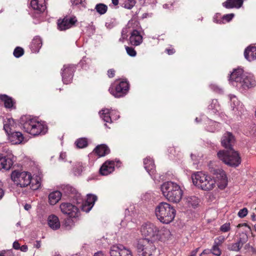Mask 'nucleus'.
Returning a JSON list of instances; mask_svg holds the SVG:
<instances>
[{"mask_svg":"<svg viewBox=\"0 0 256 256\" xmlns=\"http://www.w3.org/2000/svg\"><path fill=\"white\" fill-rule=\"evenodd\" d=\"M206 124L208 125L206 128V130L208 132H214L220 127V124L208 118H206Z\"/></svg>","mask_w":256,"mask_h":256,"instance_id":"nucleus-36","label":"nucleus"},{"mask_svg":"<svg viewBox=\"0 0 256 256\" xmlns=\"http://www.w3.org/2000/svg\"><path fill=\"white\" fill-rule=\"evenodd\" d=\"M140 232L143 236L155 240L158 234V227L152 222H146L142 225Z\"/></svg>","mask_w":256,"mask_h":256,"instance_id":"nucleus-10","label":"nucleus"},{"mask_svg":"<svg viewBox=\"0 0 256 256\" xmlns=\"http://www.w3.org/2000/svg\"><path fill=\"white\" fill-rule=\"evenodd\" d=\"M8 252V250H2L0 252V256H7Z\"/></svg>","mask_w":256,"mask_h":256,"instance_id":"nucleus-57","label":"nucleus"},{"mask_svg":"<svg viewBox=\"0 0 256 256\" xmlns=\"http://www.w3.org/2000/svg\"><path fill=\"white\" fill-rule=\"evenodd\" d=\"M164 196L170 202L177 203L182 199L183 192L180 186L172 182H164L160 187Z\"/></svg>","mask_w":256,"mask_h":256,"instance_id":"nucleus-4","label":"nucleus"},{"mask_svg":"<svg viewBox=\"0 0 256 256\" xmlns=\"http://www.w3.org/2000/svg\"><path fill=\"white\" fill-rule=\"evenodd\" d=\"M244 56L248 61H252L256 59V46H249L244 50Z\"/></svg>","mask_w":256,"mask_h":256,"instance_id":"nucleus-28","label":"nucleus"},{"mask_svg":"<svg viewBox=\"0 0 256 256\" xmlns=\"http://www.w3.org/2000/svg\"><path fill=\"white\" fill-rule=\"evenodd\" d=\"M166 52L168 54H172L174 53L175 50L174 49H166Z\"/></svg>","mask_w":256,"mask_h":256,"instance_id":"nucleus-58","label":"nucleus"},{"mask_svg":"<svg viewBox=\"0 0 256 256\" xmlns=\"http://www.w3.org/2000/svg\"><path fill=\"white\" fill-rule=\"evenodd\" d=\"M136 1L135 0H127L124 4V7L130 10L136 4Z\"/></svg>","mask_w":256,"mask_h":256,"instance_id":"nucleus-42","label":"nucleus"},{"mask_svg":"<svg viewBox=\"0 0 256 256\" xmlns=\"http://www.w3.org/2000/svg\"><path fill=\"white\" fill-rule=\"evenodd\" d=\"M235 142L234 136L230 132H226L222 138L221 143L222 146L228 150L232 149V146Z\"/></svg>","mask_w":256,"mask_h":256,"instance_id":"nucleus-18","label":"nucleus"},{"mask_svg":"<svg viewBox=\"0 0 256 256\" xmlns=\"http://www.w3.org/2000/svg\"><path fill=\"white\" fill-rule=\"evenodd\" d=\"M124 30H123L122 34V38H120V40L123 42L125 39L127 38V35L126 34H124Z\"/></svg>","mask_w":256,"mask_h":256,"instance_id":"nucleus-52","label":"nucleus"},{"mask_svg":"<svg viewBox=\"0 0 256 256\" xmlns=\"http://www.w3.org/2000/svg\"><path fill=\"white\" fill-rule=\"evenodd\" d=\"M113 256H132L130 250L118 244L113 245Z\"/></svg>","mask_w":256,"mask_h":256,"instance_id":"nucleus-17","label":"nucleus"},{"mask_svg":"<svg viewBox=\"0 0 256 256\" xmlns=\"http://www.w3.org/2000/svg\"><path fill=\"white\" fill-rule=\"evenodd\" d=\"M75 66L72 64L64 65L62 69L61 75L64 84H68L72 82Z\"/></svg>","mask_w":256,"mask_h":256,"instance_id":"nucleus-12","label":"nucleus"},{"mask_svg":"<svg viewBox=\"0 0 256 256\" xmlns=\"http://www.w3.org/2000/svg\"><path fill=\"white\" fill-rule=\"evenodd\" d=\"M126 50L127 54L130 56H135L136 54V52L134 49L132 47L128 46H126Z\"/></svg>","mask_w":256,"mask_h":256,"instance_id":"nucleus-47","label":"nucleus"},{"mask_svg":"<svg viewBox=\"0 0 256 256\" xmlns=\"http://www.w3.org/2000/svg\"><path fill=\"white\" fill-rule=\"evenodd\" d=\"M24 50L20 47H16L14 51V55L16 58H20L24 54Z\"/></svg>","mask_w":256,"mask_h":256,"instance_id":"nucleus-43","label":"nucleus"},{"mask_svg":"<svg viewBox=\"0 0 256 256\" xmlns=\"http://www.w3.org/2000/svg\"><path fill=\"white\" fill-rule=\"evenodd\" d=\"M138 22L135 20H131L128 22L126 26L128 28H132L130 36V42L131 44L138 46L140 45L143 40L142 36L140 32L137 30L138 27Z\"/></svg>","mask_w":256,"mask_h":256,"instance_id":"nucleus-9","label":"nucleus"},{"mask_svg":"<svg viewBox=\"0 0 256 256\" xmlns=\"http://www.w3.org/2000/svg\"><path fill=\"white\" fill-rule=\"evenodd\" d=\"M0 100L4 102V106L8 108H14L13 100L12 98L8 96L6 94H0Z\"/></svg>","mask_w":256,"mask_h":256,"instance_id":"nucleus-35","label":"nucleus"},{"mask_svg":"<svg viewBox=\"0 0 256 256\" xmlns=\"http://www.w3.org/2000/svg\"><path fill=\"white\" fill-rule=\"evenodd\" d=\"M21 121L24 130L31 135H43L47 132V126L44 122H39L30 116L22 117Z\"/></svg>","mask_w":256,"mask_h":256,"instance_id":"nucleus-3","label":"nucleus"},{"mask_svg":"<svg viewBox=\"0 0 256 256\" xmlns=\"http://www.w3.org/2000/svg\"><path fill=\"white\" fill-rule=\"evenodd\" d=\"M14 156L12 154H8L6 156L0 154V170H9L14 164Z\"/></svg>","mask_w":256,"mask_h":256,"instance_id":"nucleus-14","label":"nucleus"},{"mask_svg":"<svg viewBox=\"0 0 256 256\" xmlns=\"http://www.w3.org/2000/svg\"><path fill=\"white\" fill-rule=\"evenodd\" d=\"M226 240V238L223 236H220L214 239V244L220 246Z\"/></svg>","mask_w":256,"mask_h":256,"instance_id":"nucleus-46","label":"nucleus"},{"mask_svg":"<svg viewBox=\"0 0 256 256\" xmlns=\"http://www.w3.org/2000/svg\"><path fill=\"white\" fill-rule=\"evenodd\" d=\"M230 100L231 102V106L233 110L238 111V114H240L244 112V108L243 104L240 102L237 98L234 95L229 96Z\"/></svg>","mask_w":256,"mask_h":256,"instance_id":"nucleus-20","label":"nucleus"},{"mask_svg":"<svg viewBox=\"0 0 256 256\" xmlns=\"http://www.w3.org/2000/svg\"><path fill=\"white\" fill-rule=\"evenodd\" d=\"M234 14H226L222 16V21L226 20L227 22H229L230 20H231L232 18L234 17Z\"/></svg>","mask_w":256,"mask_h":256,"instance_id":"nucleus-50","label":"nucleus"},{"mask_svg":"<svg viewBox=\"0 0 256 256\" xmlns=\"http://www.w3.org/2000/svg\"><path fill=\"white\" fill-rule=\"evenodd\" d=\"M144 164L147 172L153 179H155L156 176H153L155 173V165L153 160L150 157L146 158L144 160Z\"/></svg>","mask_w":256,"mask_h":256,"instance_id":"nucleus-21","label":"nucleus"},{"mask_svg":"<svg viewBox=\"0 0 256 256\" xmlns=\"http://www.w3.org/2000/svg\"><path fill=\"white\" fill-rule=\"evenodd\" d=\"M112 172V160L104 162L100 169V172L102 176H107Z\"/></svg>","mask_w":256,"mask_h":256,"instance_id":"nucleus-32","label":"nucleus"},{"mask_svg":"<svg viewBox=\"0 0 256 256\" xmlns=\"http://www.w3.org/2000/svg\"><path fill=\"white\" fill-rule=\"evenodd\" d=\"M121 162L119 160H116L115 161H113V169L114 168V166H116V167L118 168L120 166Z\"/></svg>","mask_w":256,"mask_h":256,"instance_id":"nucleus-53","label":"nucleus"},{"mask_svg":"<svg viewBox=\"0 0 256 256\" xmlns=\"http://www.w3.org/2000/svg\"><path fill=\"white\" fill-rule=\"evenodd\" d=\"M216 16H215L214 17V22L216 23L221 24L223 23L222 20H218V18H216Z\"/></svg>","mask_w":256,"mask_h":256,"instance_id":"nucleus-60","label":"nucleus"},{"mask_svg":"<svg viewBox=\"0 0 256 256\" xmlns=\"http://www.w3.org/2000/svg\"><path fill=\"white\" fill-rule=\"evenodd\" d=\"M13 248L16 250H19L20 248V244L18 242L15 241L13 243Z\"/></svg>","mask_w":256,"mask_h":256,"instance_id":"nucleus-51","label":"nucleus"},{"mask_svg":"<svg viewBox=\"0 0 256 256\" xmlns=\"http://www.w3.org/2000/svg\"><path fill=\"white\" fill-rule=\"evenodd\" d=\"M243 244L244 242H242L241 238H240L237 242L230 244L228 248L230 250L238 252L242 248Z\"/></svg>","mask_w":256,"mask_h":256,"instance_id":"nucleus-38","label":"nucleus"},{"mask_svg":"<svg viewBox=\"0 0 256 256\" xmlns=\"http://www.w3.org/2000/svg\"><path fill=\"white\" fill-rule=\"evenodd\" d=\"M229 80L232 86L242 92L254 88L256 84L254 76L252 74L244 72L242 68L234 70L230 74Z\"/></svg>","mask_w":256,"mask_h":256,"instance_id":"nucleus-2","label":"nucleus"},{"mask_svg":"<svg viewBox=\"0 0 256 256\" xmlns=\"http://www.w3.org/2000/svg\"><path fill=\"white\" fill-rule=\"evenodd\" d=\"M198 250V248L192 250L190 256H196Z\"/></svg>","mask_w":256,"mask_h":256,"instance_id":"nucleus-62","label":"nucleus"},{"mask_svg":"<svg viewBox=\"0 0 256 256\" xmlns=\"http://www.w3.org/2000/svg\"><path fill=\"white\" fill-rule=\"evenodd\" d=\"M61 212L70 218H76L79 215L80 211L77 206L68 202H62L60 205Z\"/></svg>","mask_w":256,"mask_h":256,"instance_id":"nucleus-11","label":"nucleus"},{"mask_svg":"<svg viewBox=\"0 0 256 256\" xmlns=\"http://www.w3.org/2000/svg\"><path fill=\"white\" fill-rule=\"evenodd\" d=\"M171 236V233L170 230L166 228H162L160 229L158 228V234L155 238V240H160L164 241L168 240Z\"/></svg>","mask_w":256,"mask_h":256,"instance_id":"nucleus-25","label":"nucleus"},{"mask_svg":"<svg viewBox=\"0 0 256 256\" xmlns=\"http://www.w3.org/2000/svg\"><path fill=\"white\" fill-rule=\"evenodd\" d=\"M20 250L22 252H26L28 250V248L26 245H22L21 246H20Z\"/></svg>","mask_w":256,"mask_h":256,"instance_id":"nucleus-54","label":"nucleus"},{"mask_svg":"<svg viewBox=\"0 0 256 256\" xmlns=\"http://www.w3.org/2000/svg\"><path fill=\"white\" fill-rule=\"evenodd\" d=\"M76 22V16H66L62 20H58V28L60 30H65L72 27Z\"/></svg>","mask_w":256,"mask_h":256,"instance_id":"nucleus-13","label":"nucleus"},{"mask_svg":"<svg viewBox=\"0 0 256 256\" xmlns=\"http://www.w3.org/2000/svg\"><path fill=\"white\" fill-rule=\"evenodd\" d=\"M116 93L114 96L119 98L124 96L128 92L129 86L126 81H120L116 83Z\"/></svg>","mask_w":256,"mask_h":256,"instance_id":"nucleus-15","label":"nucleus"},{"mask_svg":"<svg viewBox=\"0 0 256 256\" xmlns=\"http://www.w3.org/2000/svg\"><path fill=\"white\" fill-rule=\"evenodd\" d=\"M62 189L66 194H76V196L77 197V204H80L82 202V198H81L80 194L76 192V189L70 185H63L62 186Z\"/></svg>","mask_w":256,"mask_h":256,"instance_id":"nucleus-24","label":"nucleus"},{"mask_svg":"<svg viewBox=\"0 0 256 256\" xmlns=\"http://www.w3.org/2000/svg\"><path fill=\"white\" fill-rule=\"evenodd\" d=\"M15 127V122L14 119L8 118L4 121V130L6 134L12 132Z\"/></svg>","mask_w":256,"mask_h":256,"instance_id":"nucleus-34","label":"nucleus"},{"mask_svg":"<svg viewBox=\"0 0 256 256\" xmlns=\"http://www.w3.org/2000/svg\"><path fill=\"white\" fill-rule=\"evenodd\" d=\"M212 86V88H214V90H215V91H220V92L221 90V89L220 88L216 86L213 85V86Z\"/></svg>","mask_w":256,"mask_h":256,"instance_id":"nucleus-63","label":"nucleus"},{"mask_svg":"<svg viewBox=\"0 0 256 256\" xmlns=\"http://www.w3.org/2000/svg\"><path fill=\"white\" fill-rule=\"evenodd\" d=\"M42 46V40L40 36H36L32 40L30 48L34 52H38Z\"/></svg>","mask_w":256,"mask_h":256,"instance_id":"nucleus-33","label":"nucleus"},{"mask_svg":"<svg viewBox=\"0 0 256 256\" xmlns=\"http://www.w3.org/2000/svg\"><path fill=\"white\" fill-rule=\"evenodd\" d=\"M72 5L80 6L82 7H85L86 2L85 0H70Z\"/></svg>","mask_w":256,"mask_h":256,"instance_id":"nucleus-44","label":"nucleus"},{"mask_svg":"<svg viewBox=\"0 0 256 256\" xmlns=\"http://www.w3.org/2000/svg\"><path fill=\"white\" fill-rule=\"evenodd\" d=\"M243 4L242 0H227L222 3V6L226 8H240Z\"/></svg>","mask_w":256,"mask_h":256,"instance_id":"nucleus-30","label":"nucleus"},{"mask_svg":"<svg viewBox=\"0 0 256 256\" xmlns=\"http://www.w3.org/2000/svg\"><path fill=\"white\" fill-rule=\"evenodd\" d=\"M11 178L16 185L22 188L30 185L32 190H36L40 186V182L38 180H36V184H34L31 174L26 172L14 170L12 173Z\"/></svg>","mask_w":256,"mask_h":256,"instance_id":"nucleus-6","label":"nucleus"},{"mask_svg":"<svg viewBox=\"0 0 256 256\" xmlns=\"http://www.w3.org/2000/svg\"><path fill=\"white\" fill-rule=\"evenodd\" d=\"M30 6L34 10L40 12H43L46 8L45 0H32Z\"/></svg>","mask_w":256,"mask_h":256,"instance_id":"nucleus-27","label":"nucleus"},{"mask_svg":"<svg viewBox=\"0 0 256 256\" xmlns=\"http://www.w3.org/2000/svg\"><path fill=\"white\" fill-rule=\"evenodd\" d=\"M220 231L226 232L230 230V224L226 223L222 224L220 228Z\"/></svg>","mask_w":256,"mask_h":256,"instance_id":"nucleus-49","label":"nucleus"},{"mask_svg":"<svg viewBox=\"0 0 256 256\" xmlns=\"http://www.w3.org/2000/svg\"><path fill=\"white\" fill-rule=\"evenodd\" d=\"M210 250L211 253L212 254L214 255L220 256L222 254L221 250L219 248V246L214 244L212 248Z\"/></svg>","mask_w":256,"mask_h":256,"instance_id":"nucleus-41","label":"nucleus"},{"mask_svg":"<svg viewBox=\"0 0 256 256\" xmlns=\"http://www.w3.org/2000/svg\"><path fill=\"white\" fill-rule=\"evenodd\" d=\"M110 150L108 147L105 144H100L98 146L91 152L88 156L92 157L94 154H96L98 157H102L105 156L106 154H109Z\"/></svg>","mask_w":256,"mask_h":256,"instance_id":"nucleus-22","label":"nucleus"},{"mask_svg":"<svg viewBox=\"0 0 256 256\" xmlns=\"http://www.w3.org/2000/svg\"><path fill=\"white\" fill-rule=\"evenodd\" d=\"M211 254V250L210 249H206L202 253V254Z\"/></svg>","mask_w":256,"mask_h":256,"instance_id":"nucleus-59","label":"nucleus"},{"mask_svg":"<svg viewBox=\"0 0 256 256\" xmlns=\"http://www.w3.org/2000/svg\"><path fill=\"white\" fill-rule=\"evenodd\" d=\"M48 226L54 230L58 229L60 226L58 218L54 214H52L48 217Z\"/></svg>","mask_w":256,"mask_h":256,"instance_id":"nucleus-29","label":"nucleus"},{"mask_svg":"<svg viewBox=\"0 0 256 256\" xmlns=\"http://www.w3.org/2000/svg\"><path fill=\"white\" fill-rule=\"evenodd\" d=\"M184 201L186 206L190 208H195L197 207L200 202L199 198L194 196H186L184 198Z\"/></svg>","mask_w":256,"mask_h":256,"instance_id":"nucleus-23","label":"nucleus"},{"mask_svg":"<svg viewBox=\"0 0 256 256\" xmlns=\"http://www.w3.org/2000/svg\"><path fill=\"white\" fill-rule=\"evenodd\" d=\"M66 158V154L65 152H62L60 156V158L64 160Z\"/></svg>","mask_w":256,"mask_h":256,"instance_id":"nucleus-61","label":"nucleus"},{"mask_svg":"<svg viewBox=\"0 0 256 256\" xmlns=\"http://www.w3.org/2000/svg\"><path fill=\"white\" fill-rule=\"evenodd\" d=\"M93 256H106V255L102 251H99L94 253Z\"/></svg>","mask_w":256,"mask_h":256,"instance_id":"nucleus-55","label":"nucleus"},{"mask_svg":"<svg viewBox=\"0 0 256 256\" xmlns=\"http://www.w3.org/2000/svg\"><path fill=\"white\" fill-rule=\"evenodd\" d=\"M248 212V210L246 208H243L240 210L238 212V216L240 218H243L246 216Z\"/></svg>","mask_w":256,"mask_h":256,"instance_id":"nucleus-48","label":"nucleus"},{"mask_svg":"<svg viewBox=\"0 0 256 256\" xmlns=\"http://www.w3.org/2000/svg\"><path fill=\"white\" fill-rule=\"evenodd\" d=\"M61 198L62 193L60 191H54L48 195V203L54 206L59 202Z\"/></svg>","mask_w":256,"mask_h":256,"instance_id":"nucleus-31","label":"nucleus"},{"mask_svg":"<svg viewBox=\"0 0 256 256\" xmlns=\"http://www.w3.org/2000/svg\"><path fill=\"white\" fill-rule=\"evenodd\" d=\"M64 226L67 230H70L74 226V221L70 218H67L64 221Z\"/></svg>","mask_w":256,"mask_h":256,"instance_id":"nucleus-45","label":"nucleus"},{"mask_svg":"<svg viewBox=\"0 0 256 256\" xmlns=\"http://www.w3.org/2000/svg\"><path fill=\"white\" fill-rule=\"evenodd\" d=\"M100 118L106 122L104 126L110 129L112 120L110 110L108 109L102 110L100 112Z\"/></svg>","mask_w":256,"mask_h":256,"instance_id":"nucleus-26","label":"nucleus"},{"mask_svg":"<svg viewBox=\"0 0 256 256\" xmlns=\"http://www.w3.org/2000/svg\"><path fill=\"white\" fill-rule=\"evenodd\" d=\"M153 241L148 238L139 240L136 246L138 254L140 256H154L156 247Z\"/></svg>","mask_w":256,"mask_h":256,"instance_id":"nucleus-8","label":"nucleus"},{"mask_svg":"<svg viewBox=\"0 0 256 256\" xmlns=\"http://www.w3.org/2000/svg\"><path fill=\"white\" fill-rule=\"evenodd\" d=\"M76 146L80 148H84L88 144V140L86 138H80L75 142Z\"/></svg>","mask_w":256,"mask_h":256,"instance_id":"nucleus-39","label":"nucleus"},{"mask_svg":"<svg viewBox=\"0 0 256 256\" xmlns=\"http://www.w3.org/2000/svg\"><path fill=\"white\" fill-rule=\"evenodd\" d=\"M95 10L100 14H104L108 10V7L106 5L103 4H97L95 6Z\"/></svg>","mask_w":256,"mask_h":256,"instance_id":"nucleus-40","label":"nucleus"},{"mask_svg":"<svg viewBox=\"0 0 256 256\" xmlns=\"http://www.w3.org/2000/svg\"><path fill=\"white\" fill-rule=\"evenodd\" d=\"M217 155L220 160L228 166L236 167L241 163L238 153L234 149L220 150Z\"/></svg>","mask_w":256,"mask_h":256,"instance_id":"nucleus-7","label":"nucleus"},{"mask_svg":"<svg viewBox=\"0 0 256 256\" xmlns=\"http://www.w3.org/2000/svg\"><path fill=\"white\" fill-rule=\"evenodd\" d=\"M214 174L215 179L202 172H198L192 176V182L196 187L204 190H212L216 187V183L219 188L224 189L228 184L225 172L222 169H217L214 170Z\"/></svg>","mask_w":256,"mask_h":256,"instance_id":"nucleus-1","label":"nucleus"},{"mask_svg":"<svg viewBox=\"0 0 256 256\" xmlns=\"http://www.w3.org/2000/svg\"><path fill=\"white\" fill-rule=\"evenodd\" d=\"M24 209H25L26 210H29L30 209V208H31V206H30V204H26L24 205Z\"/></svg>","mask_w":256,"mask_h":256,"instance_id":"nucleus-64","label":"nucleus"},{"mask_svg":"<svg viewBox=\"0 0 256 256\" xmlns=\"http://www.w3.org/2000/svg\"><path fill=\"white\" fill-rule=\"evenodd\" d=\"M86 202L81 206L82 210L86 212H89L97 200V196L93 194H88Z\"/></svg>","mask_w":256,"mask_h":256,"instance_id":"nucleus-16","label":"nucleus"},{"mask_svg":"<svg viewBox=\"0 0 256 256\" xmlns=\"http://www.w3.org/2000/svg\"><path fill=\"white\" fill-rule=\"evenodd\" d=\"M209 112L211 114H216L220 110V106L216 100H212L211 104L208 106Z\"/></svg>","mask_w":256,"mask_h":256,"instance_id":"nucleus-37","label":"nucleus"},{"mask_svg":"<svg viewBox=\"0 0 256 256\" xmlns=\"http://www.w3.org/2000/svg\"><path fill=\"white\" fill-rule=\"evenodd\" d=\"M10 142L12 144H18L24 140V136L20 132H10L7 134Z\"/></svg>","mask_w":256,"mask_h":256,"instance_id":"nucleus-19","label":"nucleus"},{"mask_svg":"<svg viewBox=\"0 0 256 256\" xmlns=\"http://www.w3.org/2000/svg\"><path fill=\"white\" fill-rule=\"evenodd\" d=\"M4 191L2 188H0V200H1L4 197Z\"/></svg>","mask_w":256,"mask_h":256,"instance_id":"nucleus-56","label":"nucleus"},{"mask_svg":"<svg viewBox=\"0 0 256 256\" xmlns=\"http://www.w3.org/2000/svg\"><path fill=\"white\" fill-rule=\"evenodd\" d=\"M176 210L174 207L166 202L158 204L155 208V214L158 220L163 224H168L174 219Z\"/></svg>","mask_w":256,"mask_h":256,"instance_id":"nucleus-5","label":"nucleus"}]
</instances>
